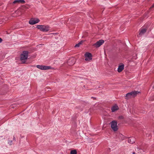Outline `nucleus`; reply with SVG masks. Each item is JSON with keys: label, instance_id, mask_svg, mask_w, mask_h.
Wrapping results in <instances>:
<instances>
[{"label": "nucleus", "instance_id": "a211bd4d", "mask_svg": "<svg viewBox=\"0 0 154 154\" xmlns=\"http://www.w3.org/2000/svg\"><path fill=\"white\" fill-rule=\"evenodd\" d=\"M125 65L124 64L120 63L118 66V67H124Z\"/></svg>", "mask_w": 154, "mask_h": 154}, {"label": "nucleus", "instance_id": "7ed1b4c3", "mask_svg": "<svg viewBox=\"0 0 154 154\" xmlns=\"http://www.w3.org/2000/svg\"><path fill=\"white\" fill-rule=\"evenodd\" d=\"M117 122L116 121H113L111 122V126L112 130L114 131H116L118 130L117 126Z\"/></svg>", "mask_w": 154, "mask_h": 154}, {"label": "nucleus", "instance_id": "5701e85b", "mask_svg": "<svg viewBox=\"0 0 154 154\" xmlns=\"http://www.w3.org/2000/svg\"><path fill=\"white\" fill-rule=\"evenodd\" d=\"M119 118L120 119H122L123 117L122 116H120V117H119Z\"/></svg>", "mask_w": 154, "mask_h": 154}, {"label": "nucleus", "instance_id": "9d476101", "mask_svg": "<svg viewBox=\"0 0 154 154\" xmlns=\"http://www.w3.org/2000/svg\"><path fill=\"white\" fill-rule=\"evenodd\" d=\"M25 3V1L24 0H16L14 1L13 3L14 4H16L17 3H21L22 4H23Z\"/></svg>", "mask_w": 154, "mask_h": 154}, {"label": "nucleus", "instance_id": "ddd939ff", "mask_svg": "<svg viewBox=\"0 0 154 154\" xmlns=\"http://www.w3.org/2000/svg\"><path fill=\"white\" fill-rule=\"evenodd\" d=\"M132 97L131 95V92L127 93L126 95V99H128L129 98Z\"/></svg>", "mask_w": 154, "mask_h": 154}, {"label": "nucleus", "instance_id": "bb28decb", "mask_svg": "<svg viewBox=\"0 0 154 154\" xmlns=\"http://www.w3.org/2000/svg\"><path fill=\"white\" fill-rule=\"evenodd\" d=\"M140 149H141V148H142V147H140Z\"/></svg>", "mask_w": 154, "mask_h": 154}, {"label": "nucleus", "instance_id": "6e6552de", "mask_svg": "<svg viewBox=\"0 0 154 154\" xmlns=\"http://www.w3.org/2000/svg\"><path fill=\"white\" fill-rule=\"evenodd\" d=\"M146 29H142L140 30V32L137 35L138 37H140L141 35H143L146 31Z\"/></svg>", "mask_w": 154, "mask_h": 154}, {"label": "nucleus", "instance_id": "412c9836", "mask_svg": "<svg viewBox=\"0 0 154 154\" xmlns=\"http://www.w3.org/2000/svg\"><path fill=\"white\" fill-rule=\"evenodd\" d=\"M136 149H137V150L138 151H139V150L140 149H139L138 147V146L136 148Z\"/></svg>", "mask_w": 154, "mask_h": 154}, {"label": "nucleus", "instance_id": "1a4fd4ad", "mask_svg": "<svg viewBox=\"0 0 154 154\" xmlns=\"http://www.w3.org/2000/svg\"><path fill=\"white\" fill-rule=\"evenodd\" d=\"M119 107L117 105H115L114 106H113L112 107V108H111L112 112H114L115 111L118 110L119 109Z\"/></svg>", "mask_w": 154, "mask_h": 154}, {"label": "nucleus", "instance_id": "f257e3e1", "mask_svg": "<svg viewBox=\"0 0 154 154\" xmlns=\"http://www.w3.org/2000/svg\"><path fill=\"white\" fill-rule=\"evenodd\" d=\"M29 52L27 51H24L20 55V60L22 63H25L27 59Z\"/></svg>", "mask_w": 154, "mask_h": 154}, {"label": "nucleus", "instance_id": "a878e982", "mask_svg": "<svg viewBox=\"0 0 154 154\" xmlns=\"http://www.w3.org/2000/svg\"><path fill=\"white\" fill-rule=\"evenodd\" d=\"M152 88H154V86L152 87Z\"/></svg>", "mask_w": 154, "mask_h": 154}, {"label": "nucleus", "instance_id": "b1692460", "mask_svg": "<svg viewBox=\"0 0 154 154\" xmlns=\"http://www.w3.org/2000/svg\"><path fill=\"white\" fill-rule=\"evenodd\" d=\"M154 4L152 5V8H154Z\"/></svg>", "mask_w": 154, "mask_h": 154}, {"label": "nucleus", "instance_id": "aec40b11", "mask_svg": "<svg viewBox=\"0 0 154 154\" xmlns=\"http://www.w3.org/2000/svg\"><path fill=\"white\" fill-rule=\"evenodd\" d=\"M12 141H10L8 142V143L10 144V145H11V143H12Z\"/></svg>", "mask_w": 154, "mask_h": 154}, {"label": "nucleus", "instance_id": "f8f14e48", "mask_svg": "<svg viewBox=\"0 0 154 154\" xmlns=\"http://www.w3.org/2000/svg\"><path fill=\"white\" fill-rule=\"evenodd\" d=\"M75 60L74 59L72 58L69 60L68 61V63L70 64V65H72L75 63Z\"/></svg>", "mask_w": 154, "mask_h": 154}, {"label": "nucleus", "instance_id": "9b49d317", "mask_svg": "<svg viewBox=\"0 0 154 154\" xmlns=\"http://www.w3.org/2000/svg\"><path fill=\"white\" fill-rule=\"evenodd\" d=\"M139 93V92L136 91H132L131 92V95H132V97H134L137 94Z\"/></svg>", "mask_w": 154, "mask_h": 154}, {"label": "nucleus", "instance_id": "20e7f679", "mask_svg": "<svg viewBox=\"0 0 154 154\" xmlns=\"http://www.w3.org/2000/svg\"><path fill=\"white\" fill-rule=\"evenodd\" d=\"M104 42V41L100 40L93 44V46L96 48H98L102 45Z\"/></svg>", "mask_w": 154, "mask_h": 154}, {"label": "nucleus", "instance_id": "6ab92c4d", "mask_svg": "<svg viewBox=\"0 0 154 154\" xmlns=\"http://www.w3.org/2000/svg\"><path fill=\"white\" fill-rule=\"evenodd\" d=\"M41 69L42 70H46L49 69L51 68H39Z\"/></svg>", "mask_w": 154, "mask_h": 154}, {"label": "nucleus", "instance_id": "4be33fe9", "mask_svg": "<svg viewBox=\"0 0 154 154\" xmlns=\"http://www.w3.org/2000/svg\"><path fill=\"white\" fill-rule=\"evenodd\" d=\"M2 39L1 38H0V42H2Z\"/></svg>", "mask_w": 154, "mask_h": 154}, {"label": "nucleus", "instance_id": "f03ea898", "mask_svg": "<svg viewBox=\"0 0 154 154\" xmlns=\"http://www.w3.org/2000/svg\"><path fill=\"white\" fill-rule=\"evenodd\" d=\"M37 28L41 31L46 32L49 30V27L48 25H38L37 26Z\"/></svg>", "mask_w": 154, "mask_h": 154}, {"label": "nucleus", "instance_id": "423d86ee", "mask_svg": "<svg viewBox=\"0 0 154 154\" xmlns=\"http://www.w3.org/2000/svg\"><path fill=\"white\" fill-rule=\"evenodd\" d=\"M40 21L38 19H34L33 20H30L29 22L30 24L33 25L38 23Z\"/></svg>", "mask_w": 154, "mask_h": 154}, {"label": "nucleus", "instance_id": "39448f33", "mask_svg": "<svg viewBox=\"0 0 154 154\" xmlns=\"http://www.w3.org/2000/svg\"><path fill=\"white\" fill-rule=\"evenodd\" d=\"M85 60L86 61L90 60L92 59V55L91 54L88 52L86 53L85 54Z\"/></svg>", "mask_w": 154, "mask_h": 154}, {"label": "nucleus", "instance_id": "dca6fc26", "mask_svg": "<svg viewBox=\"0 0 154 154\" xmlns=\"http://www.w3.org/2000/svg\"><path fill=\"white\" fill-rule=\"evenodd\" d=\"M76 150H71L70 152L71 154H76Z\"/></svg>", "mask_w": 154, "mask_h": 154}, {"label": "nucleus", "instance_id": "0eeeda50", "mask_svg": "<svg viewBox=\"0 0 154 154\" xmlns=\"http://www.w3.org/2000/svg\"><path fill=\"white\" fill-rule=\"evenodd\" d=\"M128 141L129 143L132 144L135 142V138L134 137H129Z\"/></svg>", "mask_w": 154, "mask_h": 154}, {"label": "nucleus", "instance_id": "2eb2a0df", "mask_svg": "<svg viewBox=\"0 0 154 154\" xmlns=\"http://www.w3.org/2000/svg\"><path fill=\"white\" fill-rule=\"evenodd\" d=\"M83 42V41H81L79 43L76 44L75 46V47H79L80 45L82 44V43Z\"/></svg>", "mask_w": 154, "mask_h": 154}, {"label": "nucleus", "instance_id": "393cba45", "mask_svg": "<svg viewBox=\"0 0 154 154\" xmlns=\"http://www.w3.org/2000/svg\"><path fill=\"white\" fill-rule=\"evenodd\" d=\"M132 154H135V153L134 152H133Z\"/></svg>", "mask_w": 154, "mask_h": 154}, {"label": "nucleus", "instance_id": "f3484780", "mask_svg": "<svg viewBox=\"0 0 154 154\" xmlns=\"http://www.w3.org/2000/svg\"><path fill=\"white\" fill-rule=\"evenodd\" d=\"M124 69V68H118L117 71L119 72H120L122 71Z\"/></svg>", "mask_w": 154, "mask_h": 154}, {"label": "nucleus", "instance_id": "4468645a", "mask_svg": "<svg viewBox=\"0 0 154 154\" xmlns=\"http://www.w3.org/2000/svg\"><path fill=\"white\" fill-rule=\"evenodd\" d=\"M36 67H51L50 66H45L43 65H37L36 66Z\"/></svg>", "mask_w": 154, "mask_h": 154}]
</instances>
